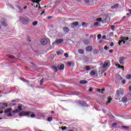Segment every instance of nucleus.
Masks as SVG:
<instances>
[{
	"label": "nucleus",
	"instance_id": "nucleus-49",
	"mask_svg": "<svg viewBox=\"0 0 131 131\" xmlns=\"http://www.w3.org/2000/svg\"><path fill=\"white\" fill-rule=\"evenodd\" d=\"M113 46H114V43H113V42H112L110 43V47H113Z\"/></svg>",
	"mask_w": 131,
	"mask_h": 131
},
{
	"label": "nucleus",
	"instance_id": "nucleus-48",
	"mask_svg": "<svg viewBox=\"0 0 131 131\" xmlns=\"http://www.w3.org/2000/svg\"><path fill=\"white\" fill-rule=\"evenodd\" d=\"M102 38H103V39H105V40H107V39H106V35H103V36H102Z\"/></svg>",
	"mask_w": 131,
	"mask_h": 131
},
{
	"label": "nucleus",
	"instance_id": "nucleus-38",
	"mask_svg": "<svg viewBox=\"0 0 131 131\" xmlns=\"http://www.w3.org/2000/svg\"><path fill=\"white\" fill-rule=\"evenodd\" d=\"M118 68H121V69H123V70H124V66H121L120 64L118 66Z\"/></svg>",
	"mask_w": 131,
	"mask_h": 131
},
{
	"label": "nucleus",
	"instance_id": "nucleus-60",
	"mask_svg": "<svg viewBox=\"0 0 131 131\" xmlns=\"http://www.w3.org/2000/svg\"><path fill=\"white\" fill-rule=\"evenodd\" d=\"M116 123H113V126H114V125H116Z\"/></svg>",
	"mask_w": 131,
	"mask_h": 131
},
{
	"label": "nucleus",
	"instance_id": "nucleus-4",
	"mask_svg": "<svg viewBox=\"0 0 131 131\" xmlns=\"http://www.w3.org/2000/svg\"><path fill=\"white\" fill-rule=\"evenodd\" d=\"M35 114L36 116H37L38 117H41L42 118L46 117L45 116V113L39 111H37L36 112H35Z\"/></svg>",
	"mask_w": 131,
	"mask_h": 131
},
{
	"label": "nucleus",
	"instance_id": "nucleus-13",
	"mask_svg": "<svg viewBox=\"0 0 131 131\" xmlns=\"http://www.w3.org/2000/svg\"><path fill=\"white\" fill-rule=\"evenodd\" d=\"M83 43L84 44L85 46H88L90 44V40L88 39H84L83 40Z\"/></svg>",
	"mask_w": 131,
	"mask_h": 131
},
{
	"label": "nucleus",
	"instance_id": "nucleus-16",
	"mask_svg": "<svg viewBox=\"0 0 131 131\" xmlns=\"http://www.w3.org/2000/svg\"><path fill=\"white\" fill-rule=\"evenodd\" d=\"M1 24H2L3 25V26H7L8 24H7V23H6V21H5V20L4 19H2L1 21Z\"/></svg>",
	"mask_w": 131,
	"mask_h": 131
},
{
	"label": "nucleus",
	"instance_id": "nucleus-46",
	"mask_svg": "<svg viewBox=\"0 0 131 131\" xmlns=\"http://www.w3.org/2000/svg\"><path fill=\"white\" fill-rule=\"evenodd\" d=\"M104 49L105 51H107V50H108V47L107 46H105Z\"/></svg>",
	"mask_w": 131,
	"mask_h": 131
},
{
	"label": "nucleus",
	"instance_id": "nucleus-26",
	"mask_svg": "<svg viewBox=\"0 0 131 131\" xmlns=\"http://www.w3.org/2000/svg\"><path fill=\"white\" fill-rule=\"evenodd\" d=\"M118 7H119V4H116L112 6L111 8L112 9H115L116 8H118Z\"/></svg>",
	"mask_w": 131,
	"mask_h": 131
},
{
	"label": "nucleus",
	"instance_id": "nucleus-52",
	"mask_svg": "<svg viewBox=\"0 0 131 131\" xmlns=\"http://www.w3.org/2000/svg\"><path fill=\"white\" fill-rule=\"evenodd\" d=\"M16 7L17 8V9H18V10H21V7L17 5Z\"/></svg>",
	"mask_w": 131,
	"mask_h": 131
},
{
	"label": "nucleus",
	"instance_id": "nucleus-64",
	"mask_svg": "<svg viewBox=\"0 0 131 131\" xmlns=\"http://www.w3.org/2000/svg\"><path fill=\"white\" fill-rule=\"evenodd\" d=\"M128 12H129L130 14H131V9H129Z\"/></svg>",
	"mask_w": 131,
	"mask_h": 131
},
{
	"label": "nucleus",
	"instance_id": "nucleus-9",
	"mask_svg": "<svg viewBox=\"0 0 131 131\" xmlns=\"http://www.w3.org/2000/svg\"><path fill=\"white\" fill-rule=\"evenodd\" d=\"M6 107H8L7 103H0V109H5Z\"/></svg>",
	"mask_w": 131,
	"mask_h": 131
},
{
	"label": "nucleus",
	"instance_id": "nucleus-34",
	"mask_svg": "<svg viewBox=\"0 0 131 131\" xmlns=\"http://www.w3.org/2000/svg\"><path fill=\"white\" fill-rule=\"evenodd\" d=\"M45 82L43 79H41L40 81V85H42V83Z\"/></svg>",
	"mask_w": 131,
	"mask_h": 131
},
{
	"label": "nucleus",
	"instance_id": "nucleus-3",
	"mask_svg": "<svg viewBox=\"0 0 131 131\" xmlns=\"http://www.w3.org/2000/svg\"><path fill=\"white\" fill-rule=\"evenodd\" d=\"M19 115L20 116H27L28 117H31V118H34L35 117V114H34L33 113L31 112H29L28 113H25L24 115H20L19 114Z\"/></svg>",
	"mask_w": 131,
	"mask_h": 131
},
{
	"label": "nucleus",
	"instance_id": "nucleus-43",
	"mask_svg": "<svg viewBox=\"0 0 131 131\" xmlns=\"http://www.w3.org/2000/svg\"><path fill=\"white\" fill-rule=\"evenodd\" d=\"M64 57H66V58H68L69 57L68 53H64Z\"/></svg>",
	"mask_w": 131,
	"mask_h": 131
},
{
	"label": "nucleus",
	"instance_id": "nucleus-1",
	"mask_svg": "<svg viewBox=\"0 0 131 131\" xmlns=\"http://www.w3.org/2000/svg\"><path fill=\"white\" fill-rule=\"evenodd\" d=\"M111 62L110 60H106L105 61H104L103 64V66L101 68H103V69H106L104 71H101V73H103V72H105V71H107V69H108V68H109V67H110V66H111Z\"/></svg>",
	"mask_w": 131,
	"mask_h": 131
},
{
	"label": "nucleus",
	"instance_id": "nucleus-22",
	"mask_svg": "<svg viewBox=\"0 0 131 131\" xmlns=\"http://www.w3.org/2000/svg\"><path fill=\"white\" fill-rule=\"evenodd\" d=\"M79 83L81 84H85V83H88V81L84 80H82L79 81Z\"/></svg>",
	"mask_w": 131,
	"mask_h": 131
},
{
	"label": "nucleus",
	"instance_id": "nucleus-10",
	"mask_svg": "<svg viewBox=\"0 0 131 131\" xmlns=\"http://www.w3.org/2000/svg\"><path fill=\"white\" fill-rule=\"evenodd\" d=\"M103 19V23H108V22H109V17L107 16H104Z\"/></svg>",
	"mask_w": 131,
	"mask_h": 131
},
{
	"label": "nucleus",
	"instance_id": "nucleus-8",
	"mask_svg": "<svg viewBox=\"0 0 131 131\" xmlns=\"http://www.w3.org/2000/svg\"><path fill=\"white\" fill-rule=\"evenodd\" d=\"M122 79H123V78L120 75L117 76L116 78V81L117 82H120Z\"/></svg>",
	"mask_w": 131,
	"mask_h": 131
},
{
	"label": "nucleus",
	"instance_id": "nucleus-24",
	"mask_svg": "<svg viewBox=\"0 0 131 131\" xmlns=\"http://www.w3.org/2000/svg\"><path fill=\"white\" fill-rule=\"evenodd\" d=\"M71 25H73L74 27H76V26H78L79 23L77 21H75L74 23H73Z\"/></svg>",
	"mask_w": 131,
	"mask_h": 131
},
{
	"label": "nucleus",
	"instance_id": "nucleus-17",
	"mask_svg": "<svg viewBox=\"0 0 131 131\" xmlns=\"http://www.w3.org/2000/svg\"><path fill=\"white\" fill-rule=\"evenodd\" d=\"M107 100V101L106 104L109 105V104H110V103H111V101H112V98H111V97H108Z\"/></svg>",
	"mask_w": 131,
	"mask_h": 131
},
{
	"label": "nucleus",
	"instance_id": "nucleus-50",
	"mask_svg": "<svg viewBox=\"0 0 131 131\" xmlns=\"http://www.w3.org/2000/svg\"><path fill=\"white\" fill-rule=\"evenodd\" d=\"M110 35L111 36H113V35H114V33L113 32H111L110 33Z\"/></svg>",
	"mask_w": 131,
	"mask_h": 131
},
{
	"label": "nucleus",
	"instance_id": "nucleus-56",
	"mask_svg": "<svg viewBox=\"0 0 131 131\" xmlns=\"http://www.w3.org/2000/svg\"><path fill=\"white\" fill-rule=\"evenodd\" d=\"M8 116L10 117L11 116H13V115H12V113H9Z\"/></svg>",
	"mask_w": 131,
	"mask_h": 131
},
{
	"label": "nucleus",
	"instance_id": "nucleus-30",
	"mask_svg": "<svg viewBox=\"0 0 131 131\" xmlns=\"http://www.w3.org/2000/svg\"><path fill=\"white\" fill-rule=\"evenodd\" d=\"M111 28L113 31H115V26L114 25L111 26Z\"/></svg>",
	"mask_w": 131,
	"mask_h": 131
},
{
	"label": "nucleus",
	"instance_id": "nucleus-25",
	"mask_svg": "<svg viewBox=\"0 0 131 131\" xmlns=\"http://www.w3.org/2000/svg\"><path fill=\"white\" fill-rule=\"evenodd\" d=\"M78 52L79 54H81V55L84 53V50H83V49H79L78 50Z\"/></svg>",
	"mask_w": 131,
	"mask_h": 131
},
{
	"label": "nucleus",
	"instance_id": "nucleus-23",
	"mask_svg": "<svg viewBox=\"0 0 131 131\" xmlns=\"http://www.w3.org/2000/svg\"><path fill=\"white\" fill-rule=\"evenodd\" d=\"M122 102H124V103H126V102H127V101H128V99H127V97H124L122 99Z\"/></svg>",
	"mask_w": 131,
	"mask_h": 131
},
{
	"label": "nucleus",
	"instance_id": "nucleus-20",
	"mask_svg": "<svg viewBox=\"0 0 131 131\" xmlns=\"http://www.w3.org/2000/svg\"><path fill=\"white\" fill-rule=\"evenodd\" d=\"M120 39H122V40H128L129 38L128 37H123V36H121L120 37Z\"/></svg>",
	"mask_w": 131,
	"mask_h": 131
},
{
	"label": "nucleus",
	"instance_id": "nucleus-54",
	"mask_svg": "<svg viewBox=\"0 0 131 131\" xmlns=\"http://www.w3.org/2000/svg\"><path fill=\"white\" fill-rule=\"evenodd\" d=\"M16 105H17V104H16V103H12L11 104V106H16Z\"/></svg>",
	"mask_w": 131,
	"mask_h": 131
},
{
	"label": "nucleus",
	"instance_id": "nucleus-15",
	"mask_svg": "<svg viewBox=\"0 0 131 131\" xmlns=\"http://www.w3.org/2000/svg\"><path fill=\"white\" fill-rule=\"evenodd\" d=\"M0 128H4L2 130H7V131H11L12 130V128H9L8 127H3L2 126H0Z\"/></svg>",
	"mask_w": 131,
	"mask_h": 131
},
{
	"label": "nucleus",
	"instance_id": "nucleus-63",
	"mask_svg": "<svg viewBox=\"0 0 131 131\" xmlns=\"http://www.w3.org/2000/svg\"><path fill=\"white\" fill-rule=\"evenodd\" d=\"M41 0H38L37 2V3L38 4V3H40Z\"/></svg>",
	"mask_w": 131,
	"mask_h": 131
},
{
	"label": "nucleus",
	"instance_id": "nucleus-14",
	"mask_svg": "<svg viewBox=\"0 0 131 131\" xmlns=\"http://www.w3.org/2000/svg\"><path fill=\"white\" fill-rule=\"evenodd\" d=\"M63 30L65 33H68V32L70 31V30L67 27H63Z\"/></svg>",
	"mask_w": 131,
	"mask_h": 131
},
{
	"label": "nucleus",
	"instance_id": "nucleus-47",
	"mask_svg": "<svg viewBox=\"0 0 131 131\" xmlns=\"http://www.w3.org/2000/svg\"><path fill=\"white\" fill-rule=\"evenodd\" d=\"M86 25H86V24L85 23H83L82 24V26H86Z\"/></svg>",
	"mask_w": 131,
	"mask_h": 131
},
{
	"label": "nucleus",
	"instance_id": "nucleus-6",
	"mask_svg": "<svg viewBox=\"0 0 131 131\" xmlns=\"http://www.w3.org/2000/svg\"><path fill=\"white\" fill-rule=\"evenodd\" d=\"M22 105H18L17 106V109L13 111L12 113H19V112H21V111H22Z\"/></svg>",
	"mask_w": 131,
	"mask_h": 131
},
{
	"label": "nucleus",
	"instance_id": "nucleus-28",
	"mask_svg": "<svg viewBox=\"0 0 131 131\" xmlns=\"http://www.w3.org/2000/svg\"><path fill=\"white\" fill-rule=\"evenodd\" d=\"M11 111H12V108H10L7 110H6L4 111V113H9V112H11Z\"/></svg>",
	"mask_w": 131,
	"mask_h": 131
},
{
	"label": "nucleus",
	"instance_id": "nucleus-36",
	"mask_svg": "<svg viewBox=\"0 0 131 131\" xmlns=\"http://www.w3.org/2000/svg\"><path fill=\"white\" fill-rule=\"evenodd\" d=\"M121 81L123 84H125V82H126V81L125 80V79H122V80H121Z\"/></svg>",
	"mask_w": 131,
	"mask_h": 131
},
{
	"label": "nucleus",
	"instance_id": "nucleus-11",
	"mask_svg": "<svg viewBox=\"0 0 131 131\" xmlns=\"http://www.w3.org/2000/svg\"><path fill=\"white\" fill-rule=\"evenodd\" d=\"M124 59H125V58L123 56L121 57L119 59V62L120 63V64H121V65H123V64H124Z\"/></svg>",
	"mask_w": 131,
	"mask_h": 131
},
{
	"label": "nucleus",
	"instance_id": "nucleus-39",
	"mask_svg": "<svg viewBox=\"0 0 131 131\" xmlns=\"http://www.w3.org/2000/svg\"><path fill=\"white\" fill-rule=\"evenodd\" d=\"M122 127L125 128V129H128V128H129V127L126 126H122Z\"/></svg>",
	"mask_w": 131,
	"mask_h": 131
},
{
	"label": "nucleus",
	"instance_id": "nucleus-19",
	"mask_svg": "<svg viewBox=\"0 0 131 131\" xmlns=\"http://www.w3.org/2000/svg\"><path fill=\"white\" fill-rule=\"evenodd\" d=\"M64 68H65V66L63 64H61L59 67H58V70H64Z\"/></svg>",
	"mask_w": 131,
	"mask_h": 131
},
{
	"label": "nucleus",
	"instance_id": "nucleus-58",
	"mask_svg": "<svg viewBox=\"0 0 131 131\" xmlns=\"http://www.w3.org/2000/svg\"><path fill=\"white\" fill-rule=\"evenodd\" d=\"M89 92H93V89L92 88H90L89 90Z\"/></svg>",
	"mask_w": 131,
	"mask_h": 131
},
{
	"label": "nucleus",
	"instance_id": "nucleus-62",
	"mask_svg": "<svg viewBox=\"0 0 131 131\" xmlns=\"http://www.w3.org/2000/svg\"><path fill=\"white\" fill-rule=\"evenodd\" d=\"M57 55H60V52L59 51L57 52Z\"/></svg>",
	"mask_w": 131,
	"mask_h": 131
},
{
	"label": "nucleus",
	"instance_id": "nucleus-61",
	"mask_svg": "<svg viewBox=\"0 0 131 131\" xmlns=\"http://www.w3.org/2000/svg\"><path fill=\"white\" fill-rule=\"evenodd\" d=\"M129 91L131 92V86H129Z\"/></svg>",
	"mask_w": 131,
	"mask_h": 131
},
{
	"label": "nucleus",
	"instance_id": "nucleus-44",
	"mask_svg": "<svg viewBox=\"0 0 131 131\" xmlns=\"http://www.w3.org/2000/svg\"><path fill=\"white\" fill-rule=\"evenodd\" d=\"M66 128H67V127H66V126L61 127L62 130H65V129H66Z\"/></svg>",
	"mask_w": 131,
	"mask_h": 131
},
{
	"label": "nucleus",
	"instance_id": "nucleus-37",
	"mask_svg": "<svg viewBox=\"0 0 131 131\" xmlns=\"http://www.w3.org/2000/svg\"><path fill=\"white\" fill-rule=\"evenodd\" d=\"M126 77L127 79H130L131 75L128 74V75H126Z\"/></svg>",
	"mask_w": 131,
	"mask_h": 131
},
{
	"label": "nucleus",
	"instance_id": "nucleus-12",
	"mask_svg": "<svg viewBox=\"0 0 131 131\" xmlns=\"http://www.w3.org/2000/svg\"><path fill=\"white\" fill-rule=\"evenodd\" d=\"M52 68L55 72H58L59 70V66H53Z\"/></svg>",
	"mask_w": 131,
	"mask_h": 131
},
{
	"label": "nucleus",
	"instance_id": "nucleus-29",
	"mask_svg": "<svg viewBox=\"0 0 131 131\" xmlns=\"http://www.w3.org/2000/svg\"><path fill=\"white\" fill-rule=\"evenodd\" d=\"M90 74L91 76H94V75H96V72L95 71H92Z\"/></svg>",
	"mask_w": 131,
	"mask_h": 131
},
{
	"label": "nucleus",
	"instance_id": "nucleus-2",
	"mask_svg": "<svg viewBox=\"0 0 131 131\" xmlns=\"http://www.w3.org/2000/svg\"><path fill=\"white\" fill-rule=\"evenodd\" d=\"M123 95H124V90L123 89H120L119 90L117 91L116 97H117L118 99H120Z\"/></svg>",
	"mask_w": 131,
	"mask_h": 131
},
{
	"label": "nucleus",
	"instance_id": "nucleus-41",
	"mask_svg": "<svg viewBox=\"0 0 131 131\" xmlns=\"http://www.w3.org/2000/svg\"><path fill=\"white\" fill-rule=\"evenodd\" d=\"M85 69L87 71H89V70H91V68L89 66H86Z\"/></svg>",
	"mask_w": 131,
	"mask_h": 131
},
{
	"label": "nucleus",
	"instance_id": "nucleus-40",
	"mask_svg": "<svg viewBox=\"0 0 131 131\" xmlns=\"http://www.w3.org/2000/svg\"><path fill=\"white\" fill-rule=\"evenodd\" d=\"M96 21H97L98 22H101L102 21V18L100 17L96 19Z\"/></svg>",
	"mask_w": 131,
	"mask_h": 131
},
{
	"label": "nucleus",
	"instance_id": "nucleus-57",
	"mask_svg": "<svg viewBox=\"0 0 131 131\" xmlns=\"http://www.w3.org/2000/svg\"><path fill=\"white\" fill-rule=\"evenodd\" d=\"M10 8L12 9V10H14V6H10Z\"/></svg>",
	"mask_w": 131,
	"mask_h": 131
},
{
	"label": "nucleus",
	"instance_id": "nucleus-51",
	"mask_svg": "<svg viewBox=\"0 0 131 131\" xmlns=\"http://www.w3.org/2000/svg\"><path fill=\"white\" fill-rule=\"evenodd\" d=\"M52 18H53V16H52L47 17V19H48L49 20H50V19H52Z\"/></svg>",
	"mask_w": 131,
	"mask_h": 131
},
{
	"label": "nucleus",
	"instance_id": "nucleus-18",
	"mask_svg": "<svg viewBox=\"0 0 131 131\" xmlns=\"http://www.w3.org/2000/svg\"><path fill=\"white\" fill-rule=\"evenodd\" d=\"M93 48L91 46H88L87 48H86V51H87V52H91Z\"/></svg>",
	"mask_w": 131,
	"mask_h": 131
},
{
	"label": "nucleus",
	"instance_id": "nucleus-42",
	"mask_svg": "<svg viewBox=\"0 0 131 131\" xmlns=\"http://www.w3.org/2000/svg\"><path fill=\"white\" fill-rule=\"evenodd\" d=\"M101 37H102V35L101 34H99L97 35L98 39H100Z\"/></svg>",
	"mask_w": 131,
	"mask_h": 131
},
{
	"label": "nucleus",
	"instance_id": "nucleus-53",
	"mask_svg": "<svg viewBox=\"0 0 131 131\" xmlns=\"http://www.w3.org/2000/svg\"><path fill=\"white\" fill-rule=\"evenodd\" d=\"M12 103H15L16 102H17V100H13L11 101Z\"/></svg>",
	"mask_w": 131,
	"mask_h": 131
},
{
	"label": "nucleus",
	"instance_id": "nucleus-31",
	"mask_svg": "<svg viewBox=\"0 0 131 131\" xmlns=\"http://www.w3.org/2000/svg\"><path fill=\"white\" fill-rule=\"evenodd\" d=\"M122 42H123V44H124L125 43V41L120 40L119 41L118 45H119V46H121V43H122Z\"/></svg>",
	"mask_w": 131,
	"mask_h": 131
},
{
	"label": "nucleus",
	"instance_id": "nucleus-35",
	"mask_svg": "<svg viewBox=\"0 0 131 131\" xmlns=\"http://www.w3.org/2000/svg\"><path fill=\"white\" fill-rule=\"evenodd\" d=\"M52 120H53V117H49L48 118V121L49 122L52 121Z\"/></svg>",
	"mask_w": 131,
	"mask_h": 131
},
{
	"label": "nucleus",
	"instance_id": "nucleus-55",
	"mask_svg": "<svg viewBox=\"0 0 131 131\" xmlns=\"http://www.w3.org/2000/svg\"><path fill=\"white\" fill-rule=\"evenodd\" d=\"M109 53H113V50H110L109 51Z\"/></svg>",
	"mask_w": 131,
	"mask_h": 131
},
{
	"label": "nucleus",
	"instance_id": "nucleus-33",
	"mask_svg": "<svg viewBox=\"0 0 131 131\" xmlns=\"http://www.w3.org/2000/svg\"><path fill=\"white\" fill-rule=\"evenodd\" d=\"M37 23L38 22L37 21H35L32 23V25H33V26H36V25H37Z\"/></svg>",
	"mask_w": 131,
	"mask_h": 131
},
{
	"label": "nucleus",
	"instance_id": "nucleus-5",
	"mask_svg": "<svg viewBox=\"0 0 131 131\" xmlns=\"http://www.w3.org/2000/svg\"><path fill=\"white\" fill-rule=\"evenodd\" d=\"M20 22L25 25H26L29 23V19L28 18H25L23 17H21L19 19Z\"/></svg>",
	"mask_w": 131,
	"mask_h": 131
},
{
	"label": "nucleus",
	"instance_id": "nucleus-27",
	"mask_svg": "<svg viewBox=\"0 0 131 131\" xmlns=\"http://www.w3.org/2000/svg\"><path fill=\"white\" fill-rule=\"evenodd\" d=\"M7 57L10 59H16V57L12 55H7Z\"/></svg>",
	"mask_w": 131,
	"mask_h": 131
},
{
	"label": "nucleus",
	"instance_id": "nucleus-21",
	"mask_svg": "<svg viewBox=\"0 0 131 131\" xmlns=\"http://www.w3.org/2000/svg\"><path fill=\"white\" fill-rule=\"evenodd\" d=\"M63 39H57L56 40V43H57L58 45H59V43H61V42H63Z\"/></svg>",
	"mask_w": 131,
	"mask_h": 131
},
{
	"label": "nucleus",
	"instance_id": "nucleus-45",
	"mask_svg": "<svg viewBox=\"0 0 131 131\" xmlns=\"http://www.w3.org/2000/svg\"><path fill=\"white\" fill-rule=\"evenodd\" d=\"M72 65V63H71V62H68V66L70 67Z\"/></svg>",
	"mask_w": 131,
	"mask_h": 131
},
{
	"label": "nucleus",
	"instance_id": "nucleus-32",
	"mask_svg": "<svg viewBox=\"0 0 131 131\" xmlns=\"http://www.w3.org/2000/svg\"><path fill=\"white\" fill-rule=\"evenodd\" d=\"M93 25L94 26H95V27H98V26H99V23L98 22L94 23Z\"/></svg>",
	"mask_w": 131,
	"mask_h": 131
},
{
	"label": "nucleus",
	"instance_id": "nucleus-7",
	"mask_svg": "<svg viewBox=\"0 0 131 131\" xmlns=\"http://www.w3.org/2000/svg\"><path fill=\"white\" fill-rule=\"evenodd\" d=\"M42 46H46L48 43V40L46 38H42L40 40Z\"/></svg>",
	"mask_w": 131,
	"mask_h": 131
},
{
	"label": "nucleus",
	"instance_id": "nucleus-59",
	"mask_svg": "<svg viewBox=\"0 0 131 131\" xmlns=\"http://www.w3.org/2000/svg\"><path fill=\"white\" fill-rule=\"evenodd\" d=\"M85 36H86V37H88V36H90V34H85Z\"/></svg>",
	"mask_w": 131,
	"mask_h": 131
}]
</instances>
